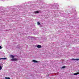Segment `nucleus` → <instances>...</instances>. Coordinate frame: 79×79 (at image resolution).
Here are the masks:
<instances>
[{
  "mask_svg": "<svg viewBox=\"0 0 79 79\" xmlns=\"http://www.w3.org/2000/svg\"><path fill=\"white\" fill-rule=\"evenodd\" d=\"M10 58H12L13 59L12 60H17V59H14L15 58V56L13 55H10Z\"/></svg>",
  "mask_w": 79,
  "mask_h": 79,
  "instance_id": "1",
  "label": "nucleus"
},
{
  "mask_svg": "<svg viewBox=\"0 0 79 79\" xmlns=\"http://www.w3.org/2000/svg\"><path fill=\"white\" fill-rule=\"evenodd\" d=\"M37 48H41L42 46L40 45H37Z\"/></svg>",
  "mask_w": 79,
  "mask_h": 79,
  "instance_id": "2",
  "label": "nucleus"
},
{
  "mask_svg": "<svg viewBox=\"0 0 79 79\" xmlns=\"http://www.w3.org/2000/svg\"><path fill=\"white\" fill-rule=\"evenodd\" d=\"M39 13V12L37 11H35L34 12V13Z\"/></svg>",
  "mask_w": 79,
  "mask_h": 79,
  "instance_id": "3",
  "label": "nucleus"
},
{
  "mask_svg": "<svg viewBox=\"0 0 79 79\" xmlns=\"http://www.w3.org/2000/svg\"><path fill=\"white\" fill-rule=\"evenodd\" d=\"M33 62H34V63H37V61H36L35 60H33L32 61Z\"/></svg>",
  "mask_w": 79,
  "mask_h": 79,
  "instance_id": "4",
  "label": "nucleus"
},
{
  "mask_svg": "<svg viewBox=\"0 0 79 79\" xmlns=\"http://www.w3.org/2000/svg\"><path fill=\"white\" fill-rule=\"evenodd\" d=\"M6 60V58H0V60Z\"/></svg>",
  "mask_w": 79,
  "mask_h": 79,
  "instance_id": "5",
  "label": "nucleus"
},
{
  "mask_svg": "<svg viewBox=\"0 0 79 79\" xmlns=\"http://www.w3.org/2000/svg\"><path fill=\"white\" fill-rule=\"evenodd\" d=\"M5 79H10V77H5Z\"/></svg>",
  "mask_w": 79,
  "mask_h": 79,
  "instance_id": "6",
  "label": "nucleus"
},
{
  "mask_svg": "<svg viewBox=\"0 0 79 79\" xmlns=\"http://www.w3.org/2000/svg\"><path fill=\"white\" fill-rule=\"evenodd\" d=\"M11 60L12 61H17V60Z\"/></svg>",
  "mask_w": 79,
  "mask_h": 79,
  "instance_id": "7",
  "label": "nucleus"
},
{
  "mask_svg": "<svg viewBox=\"0 0 79 79\" xmlns=\"http://www.w3.org/2000/svg\"><path fill=\"white\" fill-rule=\"evenodd\" d=\"M40 23L38 22H37V25H40Z\"/></svg>",
  "mask_w": 79,
  "mask_h": 79,
  "instance_id": "8",
  "label": "nucleus"
},
{
  "mask_svg": "<svg viewBox=\"0 0 79 79\" xmlns=\"http://www.w3.org/2000/svg\"><path fill=\"white\" fill-rule=\"evenodd\" d=\"M74 76H75L76 75H77V73H74Z\"/></svg>",
  "mask_w": 79,
  "mask_h": 79,
  "instance_id": "9",
  "label": "nucleus"
},
{
  "mask_svg": "<svg viewBox=\"0 0 79 79\" xmlns=\"http://www.w3.org/2000/svg\"><path fill=\"white\" fill-rule=\"evenodd\" d=\"M1 69H2V66H0V70H1Z\"/></svg>",
  "mask_w": 79,
  "mask_h": 79,
  "instance_id": "10",
  "label": "nucleus"
},
{
  "mask_svg": "<svg viewBox=\"0 0 79 79\" xmlns=\"http://www.w3.org/2000/svg\"><path fill=\"white\" fill-rule=\"evenodd\" d=\"M71 60H79V59H72Z\"/></svg>",
  "mask_w": 79,
  "mask_h": 79,
  "instance_id": "11",
  "label": "nucleus"
},
{
  "mask_svg": "<svg viewBox=\"0 0 79 79\" xmlns=\"http://www.w3.org/2000/svg\"><path fill=\"white\" fill-rule=\"evenodd\" d=\"M64 68H66V66H63V67H62V68L63 69H64Z\"/></svg>",
  "mask_w": 79,
  "mask_h": 79,
  "instance_id": "12",
  "label": "nucleus"
},
{
  "mask_svg": "<svg viewBox=\"0 0 79 79\" xmlns=\"http://www.w3.org/2000/svg\"><path fill=\"white\" fill-rule=\"evenodd\" d=\"M2 46H0V49H2Z\"/></svg>",
  "mask_w": 79,
  "mask_h": 79,
  "instance_id": "13",
  "label": "nucleus"
},
{
  "mask_svg": "<svg viewBox=\"0 0 79 79\" xmlns=\"http://www.w3.org/2000/svg\"><path fill=\"white\" fill-rule=\"evenodd\" d=\"M77 74H79V72L77 73Z\"/></svg>",
  "mask_w": 79,
  "mask_h": 79,
  "instance_id": "14",
  "label": "nucleus"
},
{
  "mask_svg": "<svg viewBox=\"0 0 79 79\" xmlns=\"http://www.w3.org/2000/svg\"><path fill=\"white\" fill-rule=\"evenodd\" d=\"M77 60V61H79V60Z\"/></svg>",
  "mask_w": 79,
  "mask_h": 79,
  "instance_id": "15",
  "label": "nucleus"
}]
</instances>
